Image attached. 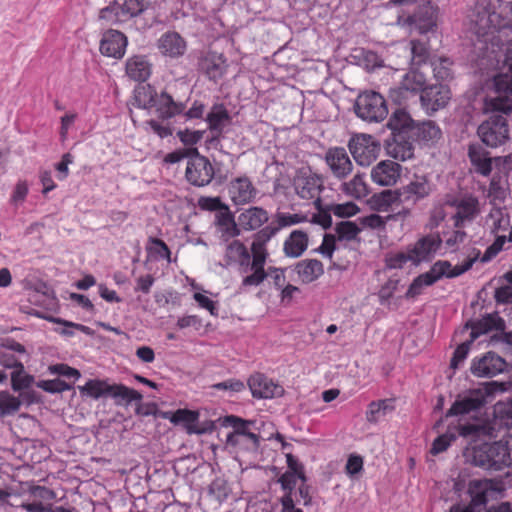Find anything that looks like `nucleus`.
<instances>
[{
	"mask_svg": "<svg viewBox=\"0 0 512 512\" xmlns=\"http://www.w3.org/2000/svg\"><path fill=\"white\" fill-rule=\"evenodd\" d=\"M481 214V203L472 194L445 196L442 202L436 203L430 214L431 224L453 221L454 224L474 222Z\"/></svg>",
	"mask_w": 512,
	"mask_h": 512,
	"instance_id": "nucleus-1",
	"label": "nucleus"
},
{
	"mask_svg": "<svg viewBox=\"0 0 512 512\" xmlns=\"http://www.w3.org/2000/svg\"><path fill=\"white\" fill-rule=\"evenodd\" d=\"M359 207L353 202L335 203L328 196L324 199L318 210L311 214L302 213H278V224H299L310 222L311 224H332V215L340 219L350 218L359 213Z\"/></svg>",
	"mask_w": 512,
	"mask_h": 512,
	"instance_id": "nucleus-2",
	"label": "nucleus"
},
{
	"mask_svg": "<svg viewBox=\"0 0 512 512\" xmlns=\"http://www.w3.org/2000/svg\"><path fill=\"white\" fill-rule=\"evenodd\" d=\"M292 186L295 194L303 200L311 201L316 211L327 196L328 189L324 186V179L309 167L297 170Z\"/></svg>",
	"mask_w": 512,
	"mask_h": 512,
	"instance_id": "nucleus-3",
	"label": "nucleus"
},
{
	"mask_svg": "<svg viewBox=\"0 0 512 512\" xmlns=\"http://www.w3.org/2000/svg\"><path fill=\"white\" fill-rule=\"evenodd\" d=\"M509 448L501 441L475 446L471 453L472 465L486 471H500L510 465Z\"/></svg>",
	"mask_w": 512,
	"mask_h": 512,
	"instance_id": "nucleus-4",
	"label": "nucleus"
},
{
	"mask_svg": "<svg viewBox=\"0 0 512 512\" xmlns=\"http://www.w3.org/2000/svg\"><path fill=\"white\" fill-rule=\"evenodd\" d=\"M79 391L93 399L111 396L117 405H129L134 401L140 402L143 398L142 394L135 389L123 384H109L103 380H89L84 386H79Z\"/></svg>",
	"mask_w": 512,
	"mask_h": 512,
	"instance_id": "nucleus-5",
	"label": "nucleus"
},
{
	"mask_svg": "<svg viewBox=\"0 0 512 512\" xmlns=\"http://www.w3.org/2000/svg\"><path fill=\"white\" fill-rule=\"evenodd\" d=\"M136 100L145 108L154 107L158 117L162 120L180 115L185 109L184 103L175 101L166 92L157 94L151 86L138 89L136 91Z\"/></svg>",
	"mask_w": 512,
	"mask_h": 512,
	"instance_id": "nucleus-6",
	"label": "nucleus"
},
{
	"mask_svg": "<svg viewBox=\"0 0 512 512\" xmlns=\"http://www.w3.org/2000/svg\"><path fill=\"white\" fill-rule=\"evenodd\" d=\"M254 421L236 415H226V446L238 447L241 450H256L260 445V437L251 432Z\"/></svg>",
	"mask_w": 512,
	"mask_h": 512,
	"instance_id": "nucleus-7",
	"label": "nucleus"
},
{
	"mask_svg": "<svg viewBox=\"0 0 512 512\" xmlns=\"http://www.w3.org/2000/svg\"><path fill=\"white\" fill-rule=\"evenodd\" d=\"M493 85L498 96L485 100V110L509 115L512 113V62L506 72L494 76Z\"/></svg>",
	"mask_w": 512,
	"mask_h": 512,
	"instance_id": "nucleus-8",
	"label": "nucleus"
},
{
	"mask_svg": "<svg viewBox=\"0 0 512 512\" xmlns=\"http://www.w3.org/2000/svg\"><path fill=\"white\" fill-rule=\"evenodd\" d=\"M355 112L363 120L381 122L388 115V108L381 94L369 91L357 97Z\"/></svg>",
	"mask_w": 512,
	"mask_h": 512,
	"instance_id": "nucleus-9",
	"label": "nucleus"
},
{
	"mask_svg": "<svg viewBox=\"0 0 512 512\" xmlns=\"http://www.w3.org/2000/svg\"><path fill=\"white\" fill-rule=\"evenodd\" d=\"M147 7V0H124L122 4L114 2L100 10V20L108 24H120L141 14Z\"/></svg>",
	"mask_w": 512,
	"mask_h": 512,
	"instance_id": "nucleus-10",
	"label": "nucleus"
},
{
	"mask_svg": "<svg viewBox=\"0 0 512 512\" xmlns=\"http://www.w3.org/2000/svg\"><path fill=\"white\" fill-rule=\"evenodd\" d=\"M478 134L487 146H501L509 139L508 121L501 115L490 116L478 127Z\"/></svg>",
	"mask_w": 512,
	"mask_h": 512,
	"instance_id": "nucleus-11",
	"label": "nucleus"
},
{
	"mask_svg": "<svg viewBox=\"0 0 512 512\" xmlns=\"http://www.w3.org/2000/svg\"><path fill=\"white\" fill-rule=\"evenodd\" d=\"M355 161L361 166L371 165L379 156L380 143L371 135L358 134L353 136L348 144Z\"/></svg>",
	"mask_w": 512,
	"mask_h": 512,
	"instance_id": "nucleus-12",
	"label": "nucleus"
},
{
	"mask_svg": "<svg viewBox=\"0 0 512 512\" xmlns=\"http://www.w3.org/2000/svg\"><path fill=\"white\" fill-rule=\"evenodd\" d=\"M503 490L502 482L495 479H473L468 484L467 493L471 500L468 505L480 512L489 498Z\"/></svg>",
	"mask_w": 512,
	"mask_h": 512,
	"instance_id": "nucleus-13",
	"label": "nucleus"
},
{
	"mask_svg": "<svg viewBox=\"0 0 512 512\" xmlns=\"http://www.w3.org/2000/svg\"><path fill=\"white\" fill-rule=\"evenodd\" d=\"M214 176V169L209 160L201 156L196 149L188 159L185 171L187 181L197 187L208 185Z\"/></svg>",
	"mask_w": 512,
	"mask_h": 512,
	"instance_id": "nucleus-14",
	"label": "nucleus"
},
{
	"mask_svg": "<svg viewBox=\"0 0 512 512\" xmlns=\"http://www.w3.org/2000/svg\"><path fill=\"white\" fill-rule=\"evenodd\" d=\"M487 393L481 389H473L463 395H458L445 417L466 415L478 411L486 403Z\"/></svg>",
	"mask_w": 512,
	"mask_h": 512,
	"instance_id": "nucleus-15",
	"label": "nucleus"
},
{
	"mask_svg": "<svg viewBox=\"0 0 512 512\" xmlns=\"http://www.w3.org/2000/svg\"><path fill=\"white\" fill-rule=\"evenodd\" d=\"M506 366L504 358L489 351L482 357L472 360L470 371L476 377L492 378L505 371Z\"/></svg>",
	"mask_w": 512,
	"mask_h": 512,
	"instance_id": "nucleus-16",
	"label": "nucleus"
},
{
	"mask_svg": "<svg viewBox=\"0 0 512 512\" xmlns=\"http://www.w3.org/2000/svg\"><path fill=\"white\" fill-rule=\"evenodd\" d=\"M438 10L432 5L425 4L405 19V24L417 30L420 34L432 31L437 25Z\"/></svg>",
	"mask_w": 512,
	"mask_h": 512,
	"instance_id": "nucleus-17",
	"label": "nucleus"
},
{
	"mask_svg": "<svg viewBox=\"0 0 512 512\" xmlns=\"http://www.w3.org/2000/svg\"><path fill=\"white\" fill-rule=\"evenodd\" d=\"M441 244L442 238L439 234H429L421 237L413 246H409L413 257V265L417 266L421 262L431 261Z\"/></svg>",
	"mask_w": 512,
	"mask_h": 512,
	"instance_id": "nucleus-18",
	"label": "nucleus"
},
{
	"mask_svg": "<svg viewBox=\"0 0 512 512\" xmlns=\"http://www.w3.org/2000/svg\"><path fill=\"white\" fill-rule=\"evenodd\" d=\"M451 98V91L448 86L435 84L423 89L420 100L423 108L435 112L444 108Z\"/></svg>",
	"mask_w": 512,
	"mask_h": 512,
	"instance_id": "nucleus-19",
	"label": "nucleus"
},
{
	"mask_svg": "<svg viewBox=\"0 0 512 512\" xmlns=\"http://www.w3.org/2000/svg\"><path fill=\"white\" fill-rule=\"evenodd\" d=\"M402 166L392 160H382L371 170L372 181L379 186H394L401 177Z\"/></svg>",
	"mask_w": 512,
	"mask_h": 512,
	"instance_id": "nucleus-20",
	"label": "nucleus"
},
{
	"mask_svg": "<svg viewBox=\"0 0 512 512\" xmlns=\"http://www.w3.org/2000/svg\"><path fill=\"white\" fill-rule=\"evenodd\" d=\"M127 43V37L122 32L109 29L102 35L99 50L104 56L120 59L125 54Z\"/></svg>",
	"mask_w": 512,
	"mask_h": 512,
	"instance_id": "nucleus-21",
	"label": "nucleus"
},
{
	"mask_svg": "<svg viewBox=\"0 0 512 512\" xmlns=\"http://www.w3.org/2000/svg\"><path fill=\"white\" fill-rule=\"evenodd\" d=\"M252 259L250 258V264L248 270L252 273L243 278V286H258L268 276V273L264 269L266 258L268 256L266 248H257V246H251Z\"/></svg>",
	"mask_w": 512,
	"mask_h": 512,
	"instance_id": "nucleus-22",
	"label": "nucleus"
},
{
	"mask_svg": "<svg viewBox=\"0 0 512 512\" xmlns=\"http://www.w3.org/2000/svg\"><path fill=\"white\" fill-rule=\"evenodd\" d=\"M387 154L399 161L411 159L414 155L412 135L406 133H394L392 138L386 142Z\"/></svg>",
	"mask_w": 512,
	"mask_h": 512,
	"instance_id": "nucleus-23",
	"label": "nucleus"
},
{
	"mask_svg": "<svg viewBox=\"0 0 512 512\" xmlns=\"http://www.w3.org/2000/svg\"><path fill=\"white\" fill-rule=\"evenodd\" d=\"M249 389L255 398H273L284 393L282 386L275 384L265 375L257 373L248 379Z\"/></svg>",
	"mask_w": 512,
	"mask_h": 512,
	"instance_id": "nucleus-24",
	"label": "nucleus"
},
{
	"mask_svg": "<svg viewBox=\"0 0 512 512\" xmlns=\"http://www.w3.org/2000/svg\"><path fill=\"white\" fill-rule=\"evenodd\" d=\"M505 321L498 313H490L483 316L481 319L471 321L466 324V327L471 328L470 339L475 341L479 336L487 334L492 330L503 331L505 329Z\"/></svg>",
	"mask_w": 512,
	"mask_h": 512,
	"instance_id": "nucleus-25",
	"label": "nucleus"
},
{
	"mask_svg": "<svg viewBox=\"0 0 512 512\" xmlns=\"http://www.w3.org/2000/svg\"><path fill=\"white\" fill-rule=\"evenodd\" d=\"M434 185L426 175H415L413 179L403 187L402 194L405 200L414 203L427 198L433 191Z\"/></svg>",
	"mask_w": 512,
	"mask_h": 512,
	"instance_id": "nucleus-26",
	"label": "nucleus"
},
{
	"mask_svg": "<svg viewBox=\"0 0 512 512\" xmlns=\"http://www.w3.org/2000/svg\"><path fill=\"white\" fill-rule=\"evenodd\" d=\"M325 158L333 175L337 178L346 177L353 169L352 162L344 148L329 149Z\"/></svg>",
	"mask_w": 512,
	"mask_h": 512,
	"instance_id": "nucleus-27",
	"label": "nucleus"
},
{
	"mask_svg": "<svg viewBox=\"0 0 512 512\" xmlns=\"http://www.w3.org/2000/svg\"><path fill=\"white\" fill-rule=\"evenodd\" d=\"M434 264L431 266L430 270L418 275L416 278L413 279L412 283L408 287L405 298L406 299H415L419 295L422 294V291L424 287L432 286L437 281L443 278V272L442 271H436Z\"/></svg>",
	"mask_w": 512,
	"mask_h": 512,
	"instance_id": "nucleus-28",
	"label": "nucleus"
},
{
	"mask_svg": "<svg viewBox=\"0 0 512 512\" xmlns=\"http://www.w3.org/2000/svg\"><path fill=\"white\" fill-rule=\"evenodd\" d=\"M126 74L135 82H145L151 75L152 65L146 56L135 55L126 61Z\"/></svg>",
	"mask_w": 512,
	"mask_h": 512,
	"instance_id": "nucleus-29",
	"label": "nucleus"
},
{
	"mask_svg": "<svg viewBox=\"0 0 512 512\" xmlns=\"http://www.w3.org/2000/svg\"><path fill=\"white\" fill-rule=\"evenodd\" d=\"M295 271L303 283H311L317 280L323 273L324 267L317 259H304L295 265Z\"/></svg>",
	"mask_w": 512,
	"mask_h": 512,
	"instance_id": "nucleus-30",
	"label": "nucleus"
},
{
	"mask_svg": "<svg viewBox=\"0 0 512 512\" xmlns=\"http://www.w3.org/2000/svg\"><path fill=\"white\" fill-rule=\"evenodd\" d=\"M229 195L235 204L246 203L254 197L255 188L248 178H238L231 183Z\"/></svg>",
	"mask_w": 512,
	"mask_h": 512,
	"instance_id": "nucleus-31",
	"label": "nucleus"
},
{
	"mask_svg": "<svg viewBox=\"0 0 512 512\" xmlns=\"http://www.w3.org/2000/svg\"><path fill=\"white\" fill-rule=\"evenodd\" d=\"M468 156L476 173L489 176L492 171V159L489 153L480 146H469Z\"/></svg>",
	"mask_w": 512,
	"mask_h": 512,
	"instance_id": "nucleus-32",
	"label": "nucleus"
},
{
	"mask_svg": "<svg viewBox=\"0 0 512 512\" xmlns=\"http://www.w3.org/2000/svg\"><path fill=\"white\" fill-rule=\"evenodd\" d=\"M158 47L164 55L177 57L184 53L186 45L178 33L168 32L161 36Z\"/></svg>",
	"mask_w": 512,
	"mask_h": 512,
	"instance_id": "nucleus-33",
	"label": "nucleus"
},
{
	"mask_svg": "<svg viewBox=\"0 0 512 512\" xmlns=\"http://www.w3.org/2000/svg\"><path fill=\"white\" fill-rule=\"evenodd\" d=\"M308 235L302 230L293 231L284 243V252L289 257H299L307 249Z\"/></svg>",
	"mask_w": 512,
	"mask_h": 512,
	"instance_id": "nucleus-34",
	"label": "nucleus"
},
{
	"mask_svg": "<svg viewBox=\"0 0 512 512\" xmlns=\"http://www.w3.org/2000/svg\"><path fill=\"white\" fill-rule=\"evenodd\" d=\"M201 67L211 80L216 81L224 73V58L222 54L209 51L202 59Z\"/></svg>",
	"mask_w": 512,
	"mask_h": 512,
	"instance_id": "nucleus-35",
	"label": "nucleus"
},
{
	"mask_svg": "<svg viewBox=\"0 0 512 512\" xmlns=\"http://www.w3.org/2000/svg\"><path fill=\"white\" fill-rule=\"evenodd\" d=\"M164 418L169 419L173 424H184L188 433H201L200 430L196 429L195 422L198 419V413L187 410L179 409L175 412H167L164 414Z\"/></svg>",
	"mask_w": 512,
	"mask_h": 512,
	"instance_id": "nucleus-36",
	"label": "nucleus"
},
{
	"mask_svg": "<svg viewBox=\"0 0 512 512\" xmlns=\"http://www.w3.org/2000/svg\"><path fill=\"white\" fill-rule=\"evenodd\" d=\"M388 127L394 133L412 134L414 130V121L404 110H396L388 121Z\"/></svg>",
	"mask_w": 512,
	"mask_h": 512,
	"instance_id": "nucleus-37",
	"label": "nucleus"
},
{
	"mask_svg": "<svg viewBox=\"0 0 512 512\" xmlns=\"http://www.w3.org/2000/svg\"><path fill=\"white\" fill-rule=\"evenodd\" d=\"M226 258L243 267V272H248L250 253L241 242L234 240L226 247Z\"/></svg>",
	"mask_w": 512,
	"mask_h": 512,
	"instance_id": "nucleus-38",
	"label": "nucleus"
},
{
	"mask_svg": "<svg viewBox=\"0 0 512 512\" xmlns=\"http://www.w3.org/2000/svg\"><path fill=\"white\" fill-rule=\"evenodd\" d=\"M476 260V257L468 258L463 264L452 267V264L447 260H438L434 263L436 271H442L443 277L455 278L458 277L468 270H470Z\"/></svg>",
	"mask_w": 512,
	"mask_h": 512,
	"instance_id": "nucleus-39",
	"label": "nucleus"
},
{
	"mask_svg": "<svg viewBox=\"0 0 512 512\" xmlns=\"http://www.w3.org/2000/svg\"><path fill=\"white\" fill-rule=\"evenodd\" d=\"M392 214H388L386 216H380L378 214H370L369 216L363 217L361 219L360 224H385V220L387 221H405L406 218L410 215V211L405 208H400L399 205L392 208Z\"/></svg>",
	"mask_w": 512,
	"mask_h": 512,
	"instance_id": "nucleus-40",
	"label": "nucleus"
},
{
	"mask_svg": "<svg viewBox=\"0 0 512 512\" xmlns=\"http://www.w3.org/2000/svg\"><path fill=\"white\" fill-rule=\"evenodd\" d=\"M394 406L392 400L384 399L378 402H371L366 411V419L370 423H377L381 417L392 411Z\"/></svg>",
	"mask_w": 512,
	"mask_h": 512,
	"instance_id": "nucleus-41",
	"label": "nucleus"
},
{
	"mask_svg": "<svg viewBox=\"0 0 512 512\" xmlns=\"http://www.w3.org/2000/svg\"><path fill=\"white\" fill-rule=\"evenodd\" d=\"M344 192L357 199L365 198L369 194V188L363 176L357 174L349 182L343 184Z\"/></svg>",
	"mask_w": 512,
	"mask_h": 512,
	"instance_id": "nucleus-42",
	"label": "nucleus"
},
{
	"mask_svg": "<svg viewBox=\"0 0 512 512\" xmlns=\"http://www.w3.org/2000/svg\"><path fill=\"white\" fill-rule=\"evenodd\" d=\"M34 380V377L25 371L23 365L11 372V387L15 392L31 388Z\"/></svg>",
	"mask_w": 512,
	"mask_h": 512,
	"instance_id": "nucleus-43",
	"label": "nucleus"
},
{
	"mask_svg": "<svg viewBox=\"0 0 512 512\" xmlns=\"http://www.w3.org/2000/svg\"><path fill=\"white\" fill-rule=\"evenodd\" d=\"M238 224H265L268 221V213L259 207H250L238 217Z\"/></svg>",
	"mask_w": 512,
	"mask_h": 512,
	"instance_id": "nucleus-44",
	"label": "nucleus"
},
{
	"mask_svg": "<svg viewBox=\"0 0 512 512\" xmlns=\"http://www.w3.org/2000/svg\"><path fill=\"white\" fill-rule=\"evenodd\" d=\"M426 78L423 73L412 70L402 80V88L406 91L418 92L425 89Z\"/></svg>",
	"mask_w": 512,
	"mask_h": 512,
	"instance_id": "nucleus-45",
	"label": "nucleus"
},
{
	"mask_svg": "<svg viewBox=\"0 0 512 512\" xmlns=\"http://www.w3.org/2000/svg\"><path fill=\"white\" fill-rule=\"evenodd\" d=\"M198 206L202 210L206 211H217V221L215 224H224V204L220 197H200L198 199Z\"/></svg>",
	"mask_w": 512,
	"mask_h": 512,
	"instance_id": "nucleus-46",
	"label": "nucleus"
},
{
	"mask_svg": "<svg viewBox=\"0 0 512 512\" xmlns=\"http://www.w3.org/2000/svg\"><path fill=\"white\" fill-rule=\"evenodd\" d=\"M21 407V399L8 391H0V412L2 415L16 413Z\"/></svg>",
	"mask_w": 512,
	"mask_h": 512,
	"instance_id": "nucleus-47",
	"label": "nucleus"
},
{
	"mask_svg": "<svg viewBox=\"0 0 512 512\" xmlns=\"http://www.w3.org/2000/svg\"><path fill=\"white\" fill-rule=\"evenodd\" d=\"M457 439V434L451 429L442 435H439L432 443L430 453L432 455H438L448 449L452 442Z\"/></svg>",
	"mask_w": 512,
	"mask_h": 512,
	"instance_id": "nucleus-48",
	"label": "nucleus"
},
{
	"mask_svg": "<svg viewBox=\"0 0 512 512\" xmlns=\"http://www.w3.org/2000/svg\"><path fill=\"white\" fill-rule=\"evenodd\" d=\"M473 343L471 339L461 343L457 346L455 349L453 356L450 361V368L453 370H456L459 368V366L464 362V360L467 358L470 346Z\"/></svg>",
	"mask_w": 512,
	"mask_h": 512,
	"instance_id": "nucleus-49",
	"label": "nucleus"
},
{
	"mask_svg": "<svg viewBox=\"0 0 512 512\" xmlns=\"http://www.w3.org/2000/svg\"><path fill=\"white\" fill-rule=\"evenodd\" d=\"M495 414L504 425H512V399L498 402L495 405Z\"/></svg>",
	"mask_w": 512,
	"mask_h": 512,
	"instance_id": "nucleus-50",
	"label": "nucleus"
},
{
	"mask_svg": "<svg viewBox=\"0 0 512 512\" xmlns=\"http://www.w3.org/2000/svg\"><path fill=\"white\" fill-rule=\"evenodd\" d=\"M419 136L425 141H434L441 136V130L432 121L418 125Z\"/></svg>",
	"mask_w": 512,
	"mask_h": 512,
	"instance_id": "nucleus-51",
	"label": "nucleus"
},
{
	"mask_svg": "<svg viewBox=\"0 0 512 512\" xmlns=\"http://www.w3.org/2000/svg\"><path fill=\"white\" fill-rule=\"evenodd\" d=\"M452 62L448 58H439L432 62L434 76L438 80H446L451 76Z\"/></svg>",
	"mask_w": 512,
	"mask_h": 512,
	"instance_id": "nucleus-52",
	"label": "nucleus"
},
{
	"mask_svg": "<svg viewBox=\"0 0 512 512\" xmlns=\"http://www.w3.org/2000/svg\"><path fill=\"white\" fill-rule=\"evenodd\" d=\"M489 344L493 346L501 345L505 353L512 354V332L499 331L491 336Z\"/></svg>",
	"mask_w": 512,
	"mask_h": 512,
	"instance_id": "nucleus-53",
	"label": "nucleus"
},
{
	"mask_svg": "<svg viewBox=\"0 0 512 512\" xmlns=\"http://www.w3.org/2000/svg\"><path fill=\"white\" fill-rule=\"evenodd\" d=\"M407 262L413 264V257L409 247L405 252H399L386 260V265L390 269H401Z\"/></svg>",
	"mask_w": 512,
	"mask_h": 512,
	"instance_id": "nucleus-54",
	"label": "nucleus"
},
{
	"mask_svg": "<svg viewBox=\"0 0 512 512\" xmlns=\"http://www.w3.org/2000/svg\"><path fill=\"white\" fill-rule=\"evenodd\" d=\"M466 237V233L461 230H453L452 232H443L442 243L452 251L457 249L458 244L462 243Z\"/></svg>",
	"mask_w": 512,
	"mask_h": 512,
	"instance_id": "nucleus-55",
	"label": "nucleus"
},
{
	"mask_svg": "<svg viewBox=\"0 0 512 512\" xmlns=\"http://www.w3.org/2000/svg\"><path fill=\"white\" fill-rule=\"evenodd\" d=\"M38 387L49 393H61L72 388L70 384L60 379L41 381L38 383Z\"/></svg>",
	"mask_w": 512,
	"mask_h": 512,
	"instance_id": "nucleus-56",
	"label": "nucleus"
},
{
	"mask_svg": "<svg viewBox=\"0 0 512 512\" xmlns=\"http://www.w3.org/2000/svg\"><path fill=\"white\" fill-rule=\"evenodd\" d=\"M281 227L282 226H277L272 228L271 226H266L255 235L251 246H257V248H265L266 243Z\"/></svg>",
	"mask_w": 512,
	"mask_h": 512,
	"instance_id": "nucleus-57",
	"label": "nucleus"
},
{
	"mask_svg": "<svg viewBox=\"0 0 512 512\" xmlns=\"http://www.w3.org/2000/svg\"><path fill=\"white\" fill-rule=\"evenodd\" d=\"M411 46L413 60L418 64L424 63L429 56L427 44L419 40H412Z\"/></svg>",
	"mask_w": 512,
	"mask_h": 512,
	"instance_id": "nucleus-58",
	"label": "nucleus"
},
{
	"mask_svg": "<svg viewBox=\"0 0 512 512\" xmlns=\"http://www.w3.org/2000/svg\"><path fill=\"white\" fill-rule=\"evenodd\" d=\"M192 153H196L195 147H186L183 149H178L173 152L168 153L164 157V162L168 164H175L180 162L184 158L190 159Z\"/></svg>",
	"mask_w": 512,
	"mask_h": 512,
	"instance_id": "nucleus-59",
	"label": "nucleus"
},
{
	"mask_svg": "<svg viewBox=\"0 0 512 512\" xmlns=\"http://www.w3.org/2000/svg\"><path fill=\"white\" fill-rule=\"evenodd\" d=\"M0 365L7 369H17L22 362L15 356V354L7 349L0 351Z\"/></svg>",
	"mask_w": 512,
	"mask_h": 512,
	"instance_id": "nucleus-60",
	"label": "nucleus"
},
{
	"mask_svg": "<svg viewBox=\"0 0 512 512\" xmlns=\"http://www.w3.org/2000/svg\"><path fill=\"white\" fill-rule=\"evenodd\" d=\"M362 231L360 226H336V232L339 240L351 241L357 239Z\"/></svg>",
	"mask_w": 512,
	"mask_h": 512,
	"instance_id": "nucleus-61",
	"label": "nucleus"
},
{
	"mask_svg": "<svg viewBox=\"0 0 512 512\" xmlns=\"http://www.w3.org/2000/svg\"><path fill=\"white\" fill-rule=\"evenodd\" d=\"M506 240V236H498L493 244L486 249L481 261L487 262L495 257L503 249Z\"/></svg>",
	"mask_w": 512,
	"mask_h": 512,
	"instance_id": "nucleus-62",
	"label": "nucleus"
},
{
	"mask_svg": "<svg viewBox=\"0 0 512 512\" xmlns=\"http://www.w3.org/2000/svg\"><path fill=\"white\" fill-rule=\"evenodd\" d=\"M180 141L188 146V147H193V145H195L196 143H198L201 139H202V136H203V132L201 131H190L188 129L186 130H183V131H179L177 133Z\"/></svg>",
	"mask_w": 512,
	"mask_h": 512,
	"instance_id": "nucleus-63",
	"label": "nucleus"
},
{
	"mask_svg": "<svg viewBox=\"0 0 512 512\" xmlns=\"http://www.w3.org/2000/svg\"><path fill=\"white\" fill-rule=\"evenodd\" d=\"M494 299L497 304L512 303V286L504 285L495 290Z\"/></svg>",
	"mask_w": 512,
	"mask_h": 512,
	"instance_id": "nucleus-64",
	"label": "nucleus"
}]
</instances>
